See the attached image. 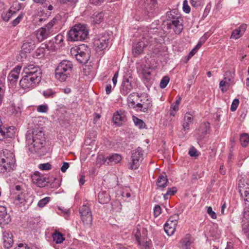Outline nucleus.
<instances>
[{"label": "nucleus", "mask_w": 249, "mask_h": 249, "mask_svg": "<svg viewBox=\"0 0 249 249\" xmlns=\"http://www.w3.org/2000/svg\"><path fill=\"white\" fill-rule=\"evenodd\" d=\"M147 46V41L145 39L138 42L134 44L132 49V54L134 57H137L143 53L144 49Z\"/></svg>", "instance_id": "16"}, {"label": "nucleus", "mask_w": 249, "mask_h": 249, "mask_svg": "<svg viewBox=\"0 0 249 249\" xmlns=\"http://www.w3.org/2000/svg\"><path fill=\"white\" fill-rule=\"evenodd\" d=\"M199 48L196 46L189 53L188 56V59H189L191 57L194 56L199 50Z\"/></svg>", "instance_id": "54"}, {"label": "nucleus", "mask_w": 249, "mask_h": 249, "mask_svg": "<svg viewBox=\"0 0 249 249\" xmlns=\"http://www.w3.org/2000/svg\"><path fill=\"white\" fill-rule=\"evenodd\" d=\"M103 20V17H90V21L93 25L100 24Z\"/></svg>", "instance_id": "39"}, {"label": "nucleus", "mask_w": 249, "mask_h": 249, "mask_svg": "<svg viewBox=\"0 0 249 249\" xmlns=\"http://www.w3.org/2000/svg\"><path fill=\"white\" fill-rule=\"evenodd\" d=\"M170 81V78L168 76H164L160 82V87L161 89H164L168 85Z\"/></svg>", "instance_id": "42"}, {"label": "nucleus", "mask_w": 249, "mask_h": 249, "mask_svg": "<svg viewBox=\"0 0 249 249\" xmlns=\"http://www.w3.org/2000/svg\"><path fill=\"white\" fill-rule=\"evenodd\" d=\"M113 122L118 126H122L127 122L126 112L123 110H119L113 113Z\"/></svg>", "instance_id": "13"}, {"label": "nucleus", "mask_w": 249, "mask_h": 249, "mask_svg": "<svg viewBox=\"0 0 249 249\" xmlns=\"http://www.w3.org/2000/svg\"><path fill=\"white\" fill-rule=\"evenodd\" d=\"M89 30L86 25L75 24L69 31L68 39L71 41H84L87 38Z\"/></svg>", "instance_id": "5"}, {"label": "nucleus", "mask_w": 249, "mask_h": 249, "mask_svg": "<svg viewBox=\"0 0 249 249\" xmlns=\"http://www.w3.org/2000/svg\"><path fill=\"white\" fill-rule=\"evenodd\" d=\"M31 177L33 183L39 187H45L48 182L46 178L38 171H35Z\"/></svg>", "instance_id": "14"}, {"label": "nucleus", "mask_w": 249, "mask_h": 249, "mask_svg": "<svg viewBox=\"0 0 249 249\" xmlns=\"http://www.w3.org/2000/svg\"><path fill=\"white\" fill-rule=\"evenodd\" d=\"M133 120L135 125L138 126L140 129L144 128L145 124L142 120L138 118L137 117L133 116Z\"/></svg>", "instance_id": "35"}, {"label": "nucleus", "mask_w": 249, "mask_h": 249, "mask_svg": "<svg viewBox=\"0 0 249 249\" xmlns=\"http://www.w3.org/2000/svg\"><path fill=\"white\" fill-rule=\"evenodd\" d=\"M52 237L53 241L56 244H60L65 240V238L63 235L59 231H55L52 234Z\"/></svg>", "instance_id": "27"}, {"label": "nucleus", "mask_w": 249, "mask_h": 249, "mask_svg": "<svg viewBox=\"0 0 249 249\" xmlns=\"http://www.w3.org/2000/svg\"><path fill=\"white\" fill-rule=\"evenodd\" d=\"M102 159V163L104 164L108 165L110 163H117L121 160L122 157L118 154H113L111 155L108 156L106 158L102 157V158H99L98 160Z\"/></svg>", "instance_id": "18"}, {"label": "nucleus", "mask_w": 249, "mask_h": 249, "mask_svg": "<svg viewBox=\"0 0 249 249\" xmlns=\"http://www.w3.org/2000/svg\"><path fill=\"white\" fill-rule=\"evenodd\" d=\"M167 183H168V180L165 175L160 176L157 181V185L158 186L163 188L167 186Z\"/></svg>", "instance_id": "25"}, {"label": "nucleus", "mask_w": 249, "mask_h": 249, "mask_svg": "<svg viewBox=\"0 0 249 249\" xmlns=\"http://www.w3.org/2000/svg\"><path fill=\"white\" fill-rule=\"evenodd\" d=\"M191 3L193 7H196L200 5L199 0H191Z\"/></svg>", "instance_id": "61"}, {"label": "nucleus", "mask_w": 249, "mask_h": 249, "mask_svg": "<svg viewBox=\"0 0 249 249\" xmlns=\"http://www.w3.org/2000/svg\"><path fill=\"white\" fill-rule=\"evenodd\" d=\"M239 104V100L238 99H234L232 101L231 106V111H235Z\"/></svg>", "instance_id": "49"}, {"label": "nucleus", "mask_w": 249, "mask_h": 249, "mask_svg": "<svg viewBox=\"0 0 249 249\" xmlns=\"http://www.w3.org/2000/svg\"><path fill=\"white\" fill-rule=\"evenodd\" d=\"M26 142L31 153L39 154L45 143L44 132L38 128L28 130L26 134Z\"/></svg>", "instance_id": "4"}, {"label": "nucleus", "mask_w": 249, "mask_h": 249, "mask_svg": "<svg viewBox=\"0 0 249 249\" xmlns=\"http://www.w3.org/2000/svg\"><path fill=\"white\" fill-rule=\"evenodd\" d=\"M50 198L49 197H46L40 200L37 204V206L40 208L44 207L50 201Z\"/></svg>", "instance_id": "44"}, {"label": "nucleus", "mask_w": 249, "mask_h": 249, "mask_svg": "<svg viewBox=\"0 0 249 249\" xmlns=\"http://www.w3.org/2000/svg\"><path fill=\"white\" fill-rule=\"evenodd\" d=\"M181 17H172L171 20H168L167 23V29H173L176 34H179L183 30V24Z\"/></svg>", "instance_id": "11"}, {"label": "nucleus", "mask_w": 249, "mask_h": 249, "mask_svg": "<svg viewBox=\"0 0 249 249\" xmlns=\"http://www.w3.org/2000/svg\"><path fill=\"white\" fill-rule=\"evenodd\" d=\"M94 44L99 49L104 50L108 46V37L107 36H103L99 39L95 40Z\"/></svg>", "instance_id": "21"}, {"label": "nucleus", "mask_w": 249, "mask_h": 249, "mask_svg": "<svg viewBox=\"0 0 249 249\" xmlns=\"http://www.w3.org/2000/svg\"><path fill=\"white\" fill-rule=\"evenodd\" d=\"M48 107L47 105H41L37 107V111L38 112L46 113L48 110Z\"/></svg>", "instance_id": "47"}, {"label": "nucleus", "mask_w": 249, "mask_h": 249, "mask_svg": "<svg viewBox=\"0 0 249 249\" xmlns=\"http://www.w3.org/2000/svg\"><path fill=\"white\" fill-rule=\"evenodd\" d=\"M118 77V72L117 71L115 72V73L114 74V76L112 78V82L114 86L116 85L117 82V78Z\"/></svg>", "instance_id": "60"}, {"label": "nucleus", "mask_w": 249, "mask_h": 249, "mask_svg": "<svg viewBox=\"0 0 249 249\" xmlns=\"http://www.w3.org/2000/svg\"><path fill=\"white\" fill-rule=\"evenodd\" d=\"M240 141L242 146L246 147L249 142V135L247 133L241 134Z\"/></svg>", "instance_id": "29"}, {"label": "nucleus", "mask_w": 249, "mask_h": 249, "mask_svg": "<svg viewBox=\"0 0 249 249\" xmlns=\"http://www.w3.org/2000/svg\"><path fill=\"white\" fill-rule=\"evenodd\" d=\"M111 85L110 84L107 85L106 87V92L107 94H109L111 92Z\"/></svg>", "instance_id": "64"}, {"label": "nucleus", "mask_w": 249, "mask_h": 249, "mask_svg": "<svg viewBox=\"0 0 249 249\" xmlns=\"http://www.w3.org/2000/svg\"><path fill=\"white\" fill-rule=\"evenodd\" d=\"M226 80L227 78L225 77L224 80L221 81L219 83V88L223 93H225L227 91L228 88L230 86L229 83H228Z\"/></svg>", "instance_id": "31"}, {"label": "nucleus", "mask_w": 249, "mask_h": 249, "mask_svg": "<svg viewBox=\"0 0 249 249\" xmlns=\"http://www.w3.org/2000/svg\"><path fill=\"white\" fill-rule=\"evenodd\" d=\"M179 219V215L178 214H175L172 216H171L166 223L167 224H172L173 225L177 226L178 221Z\"/></svg>", "instance_id": "33"}, {"label": "nucleus", "mask_w": 249, "mask_h": 249, "mask_svg": "<svg viewBox=\"0 0 249 249\" xmlns=\"http://www.w3.org/2000/svg\"><path fill=\"white\" fill-rule=\"evenodd\" d=\"M22 18V17H17V18L12 21V25L13 26H16L20 22Z\"/></svg>", "instance_id": "58"}, {"label": "nucleus", "mask_w": 249, "mask_h": 249, "mask_svg": "<svg viewBox=\"0 0 249 249\" xmlns=\"http://www.w3.org/2000/svg\"><path fill=\"white\" fill-rule=\"evenodd\" d=\"M161 209L160 207L157 205L154 209V214L155 217L158 216L161 213Z\"/></svg>", "instance_id": "53"}, {"label": "nucleus", "mask_w": 249, "mask_h": 249, "mask_svg": "<svg viewBox=\"0 0 249 249\" xmlns=\"http://www.w3.org/2000/svg\"><path fill=\"white\" fill-rule=\"evenodd\" d=\"M98 201L101 204H107L110 200L109 194L106 191H101L98 196Z\"/></svg>", "instance_id": "24"}, {"label": "nucleus", "mask_w": 249, "mask_h": 249, "mask_svg": "<svg viewBox=\"0 0 249 249\" xmlns=\"http://www.w3.org/2000/svg\"><path fill=\"white\" fill-rule=\"evenodd\" d=\"M42 94L45 98H53L55 95V92L51 89H47L44 90Z\"/></svg>", "instance_id": "43"}, {"label": "nucleus", "mask_w": 249, "mask_h": 249, "mask_svg": "<svg viewBox=\"0 0 249 249\" xmlns=\"http://www.w3.org/2000/svg\"><path fill=\"white\" fill-rule=\"evenodd\" d=\"M179 14V12L178 9H174L171 11H168L166 13V16H177Z\"/></svg>", "instance_id": "55"}, {"label": "nucleus", "mask_w": 249, "mask_h": 249, "mask_svg": "<svg viewBox=\"0 0 249 249\" xmlns=\"http://www.w3.org/2000/svg\"><path fill=\"white\" fill-rule=\"evenodd\" d=\"M157 0H145L143 9L147 14H154L158 10Z\"/></svg>", "instance_id": "15"}, {"label": "nucleus", "mask_w": 249, "mask_h": 249, "mask_svg": "<svg viewBox=\"0 0 249 249\" xmlns=\"http://www.w3.org/2000/svg\"><path fill=\"white\" fill-rule=\"evenodd\" d=\"M127 103L132 108L147 113L152 107V101L146 93L132 92L127 97Z\"/></svg>", "instance_id": "3"}, {"label": "nucleus", "mask_w": 249, "mask_h": 249, "mask_svg": "<svg viewBox=\"0 0 249 249\" xmlns=\"http://www.w3.org/2000/svg\"><path fill=\"white\" fill-rule=\"evenodd\" d=\"M193 117L190 112H186L184 117L182 127L184 131L188 130L190 128V125L192 124Z\"/></svg>", "instance_id": "23"}, {"label": "nucleus", "mask_w": 249, "mask_h": 249, "mask_svg": "<svg viewBox=\"0 0 249 249\" xmlns=\"http://www.w3.org/2000/svg\"><path fill=\"white\" fill-rule=\"evenodd\" d=\"M189 154L192 157H196L199 155L197 150L193 146H191L189 149Z\"/></svg>", "instance_id": "45"}, {"label": "nucleus", "mask_w": 249, "mask_h": 249, "mask_svg": "<svg viewBox=\"0 0 249 249\" xmlns=\"http://www.w3.org/2000/svg\"><path fill=\"white\" fill-rule=\"evenodd\" d=\"M36 47L35 42L32 39H28L25 41L22 45V51L25 53H29Z\"/></svg>", "instance_id": "22"}, {"label": "nucleus", "mask_w": 249, "mask_h": 249, "mask_svg": "<svg viewBox=\"0 0 249 249\" xmlns=\"http://www.w3.org/2000/svg\"><path fill=\"white\" fill-rule=\"evenodd\" d=\"M52 40L55 44H59L63 41V36L61 34H58Z\"/></svg>", "instance_id": "50"}, {"label": "nucleus", "mask_w": 249, "mask_h": 249, "mask_svg": "<svg viewBox=\"0 0 249 249\" xmlns=\"http://www.w3.org/2000/svg\"><path fill=\"white\" fill-rule=\"evenodd\" d=\"M73 68V64L71 61L64 60L59 63L55 71L56 79L60 82H64L70 77Z\"/></svg>", "instance_id": "6"}, {"label": "nucleus", "mask_w": 249, "mask_h": 249, "mask_svg": "<svg viewBox=\"0 0 249 249\" xmlns=\"http://www.w3.org/2000/svg\"><path fill=\"white\" fill-rule=\"evenodd\" d=\"M177 188L176 187L168 188L166 194L164 195V198L165 199H168L170 196L174 195L177 192Z\"/></svg>", "instance_id": "32"}, {"label": "nucleus", "mask_w": 249, "mask_h": 249, "mask_svg": "<svg viewBox=\"0 0 249 249\" xmlns=\"http://www.w3.org/2000/svg\"><path fill=\"white\" fill-rule=\"evenodd\" d=\"M46 49L45 47L43 46V44H41V46L39 47L35 52V55L36 57L41 58L44 55L45 53Z\"/></svg>", "instance_id": "37"}, {"label": "nucleus", "mask_w": 249, "mask_h": 249, "mask_svg": "<svg viewBox=\"0 0 249 249\" xmlns=\"http://www.w3.org/2000/svg\"><path fill=\"white\" fill-rule=\"evenodd\" d=\"M180 243L183 249H189L192 244L191 235L186 234L185 237L180 241Z\"/></svg>", "instance_id": "26"}, {"label": "nucleus", "mask_w": 249, "mask_h": 249, "mask_svg": "<svg viewBox=\"0 0 249 249\" xmlns=\"http://www.w3.org/2000/svg\"><path fill=\"white\" fill-rule=\"evenodd\" d=\"M21 67L19 66H17L11 71L15 72L16 73L19 74L20 71L21 70Z\"/></svg>", "instance_id": "63"}, {"label": "nucleus", "mask_w": 249, "mask_h": 249, "mask_svg": "<svg viewBox=\"0 0 249 249\" xmlns=\"http://www.w3.org/2000/svg\"><path fill=\"white\" fill-rule=\"evenodd\" d=\"M2 240L4 248L9 249L13 244V235L10 231H4L2 233Z\"/></svg>", "instance_id": "20"}, {"label": "nucleus", "mask_w": 249, "mask_h": 249, "mask_svg": "<svg viewBox=\"0 0 249 249\" xmlns=\"http://www.w3.org/2000/svg\"><path fill=\"white\" fill-rule=\"evenodd\" d=\"M11 221L10 214L7 213L6 207L0 206V225H5Z\"/></svg>", "instance_id": "19"}, {"label": "nucleus", "mask_w": 249, "mask_h": 249, "mask_svg": "<svg viewBox=\"0 0 249 249\" xmlns=\"http://www.w3.org/2000/svg\"><path fill=\"white\" fill-rule=\"evenodd\" d=\"M143 153L141 147H138L135 150L132 151L131 162L130 168L131 169H138L140 166L141 159L142 158Z\"/></svg>", "instance_id": "12"}, {"label": "nucleus", "mask_w": 249, "mask_h": 249, "mask_svg": "<svg viewBox=\"0 0 249 249\" xmlns=\"http://www.w3.org/2000/svg\"><path fill=\"white\" fill-rule=\"evenodd\" d=\"M20 8L21 6L20 4L15 3L9 9L8 12L9 14H11L12 15L16 14L17 11H18L20 9Z\"/></svg>", "instance_id": "38"}, {"label": "nucleus", "mask_w": 249, "mask_h": 249, "mask_svg": "<svg viewBox=\"0 0 249 249\" xmlns=\"http://www.w3.org/2000/svg\"><path fill=\"white\" fill-rule=\"evenodd\" d=\"M133 233L136 238V240L138 243V245L141 244V230L138 227L135 228L133 230Z\"/></svg>", "instance_id": "40"}, {"label": "nucleus", "mask_w": 249, "mask_h": 249, "mask_svg": "<svg viewBox=\"0 0 249 249\" xmlns=\"http://www.w3.org/2000/svg\"><path fill=\"white\" fill-rule=\"evenodd\" d=\"M25 200L22 195L18 194L14 200V203L19 206L23 205L25 203Z\"/></svg>", "instance_id": "36"}, {"label": "nucleus", "mask_w": 249, "mask_h": 249, "mask_svg": "<svg viewBox=\"0 0 249 249\" xmlns=\"http://www.w3.org/2000/svg\"><path fill=\"white\" fill-rule=\"evenodd\" d=\"M22 78L19 85L23 89L35 88L40 82L42 71L40 68L34 64H28L23 68Z\"/></svg>", "instance_id": "2"}, {"label": "nucleus", "mask_w": 249, "mask_h": 249, "mask_svg": "<svg viewBox=\"0 0 249 249\" xmlns=\"http://www.w3.org/2000/svg\"><path fill=\"white\" fill-rule=\"evenodd\" d=\"M190 7L188 4L187 0H184L183 2V10L186 14H188L190 12Z\"/></svg>", "instance_id": "51"}, {"label": "nucleus", "mask_w": 249, "mask_h": 249, "mask_svg": "<svg viewBox=\"0 0 249 249\" xmlns=\"http://www.w3.org/2000/svg\"><path fill=\"white\" fill-rule=\"evenodd\" d=\"M242 34L240 32L238 29H236L232 31L231 37L234 39H238L240 36H241Z\"/></svg>", "instance_id": "48"}, {"label": "nucleus", "mask_w": 249, "mask_h": 249, "mask_svg": "<svg viewBox=\"0 0 249 249\" xmlns=\"http://www.w3.org/2000/svg\"><path fill=\"white\" fill-rule=\"evenodd\" d=\"M207 213L213 219H216L217 217L216 213L213 211V209L211 207H208Z\"/></svg>", "instance_id": "52"}, {"label": "nucleus", "mask_w": 249, "mask_h": 249, "mask_svg": "<svg viewBox=\"0 0 249 249\" xmlns=\"http://www.w3.org/2000/svg\"><path fill=\"white\" fill-rule=\"evenodd\" d=\"M132 79L131 76L129 77H124L120 88V92L122 94L126 95L132 89Z\"/></svg>", "instance_id": "17"}, {"label": "nucleus", "mask_w": 249, "mask_h": 249, "mask_svg": "<svg viewBox=\"0 0 249 249\" xmlns=\"http://www.w3.org/2000/svg\"><path fill=\"white\" fill-rule=\"evenodd\" d=\"M244 179H240L238 182V192L242 198L244 199L245 208L244 209V217L249 218V190L245 188Z\"/></svg>", "instance_id": "8"}, {"label": "nucleus", "mask_w": 249, "mask_h": 249, "mask_svg": "<svg viewBox=\"0 0 249 249\" xmlns=\"http://www.w3.org/2000/svg\"><path fill=\"white\" fill-rule=\"evenodd\" d=\"M80 217L83 223L90 226L92 221L91 209L87 204H83L79 209Z\"/></svg>", "instance_id": "10"}, {"label": "nucleus", "mask_w": 249, "mask_h": 249, "mask_svg": "<svg viewBox=\"0 0 249 249\" xmlns=\"http://www.w3.org/2000/svg\"><path fill=\"white\" fill-rule=\"evenodd\" d=\"M210 129V124L208 122L202 124L200 126V131L202 135H205L209 133Z\"/></svg>", "instance_id": "30"}, {"label": "nucleus", "mask_w": 249, "mask_h": 249, "mask_svg": "<svg viewBox=\"0 0 249 249\" xmlns=\"http://www.w3.org/2000/svg\"><path fill=\"white\" fill-rule=\"evenodd\" d=\"M1 137L0 138V147L2 149L3 152H0V172L4 173L7 170L10 171L11 168V161L12 160L9 157L6 156L8 154L9 149L12 147V138L15 134V127L10 126L8 131L1 133Z\"/></svg>", "instance_id": "1"}, {"label": "nucleus", "mask_w": 249, "mask_h": 249, "mask_svg": "<svg viewBox=\"0 0 249 249\" xmlns=\"http://www.w3.org/2000/svg\"><path fill=\"white\" fill-rule=\"evenodd\" d=\"M177 226L172 224H167V223L164 225V229L165 232L168 235L171 236L174 234L175 231Z\"/></svg>", "instance_id": "28"}, {"label": "nucleus", "mask_w": 249, "mask_h": 249, "mask_svg": "<svg viewBox=\"0 0 249 249\" xmlns=\"http://www.w3.org/2000/svg\"><path fill=\"white\" fill-rule=\"evenodd\" d=\"M247 28V25L245 24H243L241 25L238 29L240 31V32L243 34V33L245 32Z\"/></svg>", "instance_id": "59"}, {"label": "nucleus", "mask_w": 249, "mask_h": 249, "mask_svg": "<svg viewBox=\"0 0 249 249\" xmlns=\"http://www.w3.org/2000/svg\"><path fill=\"white\" fill-rule=\"evenodd\" d=\"M85 176L83 173H81L79 175V182L80 185H82L85 183Z\"/></svg>", "instance_id": "57"}, {"label": "nucleus", "mask_w": 249, "mask_h": 249, "mask_svg": "<svg viewBox=\"0 0 249 249\" xmlns=\"http://www.w3.org/2000/svg\"><path fill=\"white\" fill-rule=\"evenodd\" d=\"M19 75L18 73H16L15 72L11 71L8 74V79L11 83H14L17 81Z\"/></svg>", "instance_id": "41"}, {"label": "nucleus", "mask_w": 249, "mask_h": 249, "mask_svg": "<svg viewBox=\"0 0 249 249\" xmlns=\"http://www.w3.org/2000/svg\"><path fill=\"white\" fill-rule=\"evenodd\" d=\"M56 20V19L54 18L45 26L37 30L36 32V36L38 41L41 42L51 36L53 32L52 27L54 25Z\"/></svg>", "instance_id": "9"}, {"label": "nucleus", "mask_w": 249, "mask_h": 249, "mask_svg": "<svg viewBox=\"0 0 249 249\" xmlns=\"http://www.w3.org/2000/svg\"><path fill=\"white\" fill-rule=\"evenodd\" d=\"M69 166L70 164L68 162H64L62 166L61 167V171L62 172L65 173L66 171V170L69 168Z\"/></svg>", "instance_id": "56"}, {"label": "nucleus", "mask_w": 249, "mask_h": 249, "mask_svg": "<svg viewBox=\"0 0 249 249\" xmlns=\"http://www.w3.org/2000/svg\"><path fill=\"white\" fill-rule=\"evenodd\" d=\"M71 52L80 63H87L90 58V49L84 44L81 45L76 49L71 50Z\"/></svg>", "instance_id": "7"}, {"label": "nucleus", "mask_w": 249, "mask_h": 249, "mask_svg": "<svg viewBox=\"0 0 249 249\" xmlns=\"http://www.w3.org/2000/svg\"><path fill=\"white\" fill-rule=\"evenodd\" d=\"M38 168L41 170H49L51 169L52 166L49 162L39 164Z\"/></svg>", "instance_id": "46"}, {"label": "nucleus", "mask_w": 249, "mask_h": 249, "mask_svg": "<svg viewBox=\"0 0 249 249\" xmlns=\"http://www.w3.org/2000/svg\"><path fill=\"white\" fill-rule=\"evenodd\" d=\"M54 44V42L52 40L49 41L47 43H43V46L45 47L46 50H47V51L53 52L55 51L56 49V47Z\"/></svg>", "instance_id": "34"}, {"label": "nucleus", "mask_w": 249, "mask_h": 249, "mask_svg": "<svg viewBox=\"0 0 249 249\" xmlns=\"http://www.w3.org/2000/svg\"><path fill=\"white\" fill-rule=\"evenodd\" d=\"M90 2L94 5L99 4L104 1L105 0H89Z\"/></svg>", "instance_id": "62"}]
</instances>
